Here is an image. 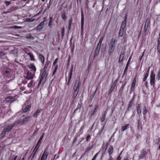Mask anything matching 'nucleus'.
<instances>
[{"label": "nucleus", "mask_w": 160, "mask_h": 160, "mask_svg": "<svg viewBox=\"0 0 160 160\" xmlns=\"http://www.w3.org/2000/svg\"><path fill=\"white\" fill-rule=\"evenodd\" d=\"M58 58H56L55 59V60H54V61L53 63V66H55L56 65H58L57 64V63L58 62Z\"/></svg>", "instance_id": "69168bd1"}, {"label": "nucleus", "mask_w": 160, "mask_h": 160, "mask_svg": "<svg viewBox=\"0 0 160 160\" xmlns=\"http://www.w3.org/2000/svg\"><path fill=\"white\" fill-rule=\"evenodd\" d=\"M148 75L149 74L146 73L144 75V77L143 78V82H145L146 81L148 76Z\"/></svg>", "instance_id": "a18cd8bd"}, {"label": "nucleus", "mask_w": 160, "mask_h": 160, "mask_svg": "<svg viewBox=\"0 0 160 160\" xmlns=\"http://www.w3.org/2000/svg\"><path fill=\"white\" fill-rule=\"evenodd\" d=\"M31 107V105H28L23 106L22 108V112H26L29 111Z\"/></svg>", "instance_id": "dca6fc26"}, {"label": "nucleus", "mask_w": 160, "mask_h": 160, "mask_svg": "<svg viewBox=\"0 0 160 160\" xmlns=\"http://www.w3.org/2000/svg\"><path fill=\"white\" fill-rule=\"evenodd\" d=\"M50 62L49 61H47L46 62L44 66V68L43 69H44L46 70L47 68L48 67L49 65V64Z\"/></svg>", "instance_id": "49530a36"}, {"label": "nucleus", "mask_w": 160, "mask_h": 160, "mask_svg": "<svg viewBox=\"0 0 160 160\" xmlns=\"http://www.w3.org/2000/svg\"><path fill=\"white\" fill-rule=\"evenodd\" d=\"M16 124V122H14L12 124L6 126L1 133L2 137H4L7 133L9 132L12 129Z\"/></svg>", "instance_id": "f03ea898"}, {"label": "nucleus", "mask_w": 160, "mask_h": 160, "mask_svg": "<svg viewBox=\"0 0 160 160\" xmlns=\"http://www.w3.org/2000/svg\"><path fill=\"white\" fill-rule=\"evenodd\" d=\"M107 110H106L105 111H103L102 113L101 116L100 117V120L101 122H103L106 119Z\"/></svg>", "instance_id": "9d476101"}, {"label": "nucleus", "mask_w": 160, "mask_h": 160, "mask_svg": "<svg viewBox=\"0 0 160 160\" xmlns=\"http://www.w3.org/2000/svg\"><path fill=\"white\" fill-rule=\"evenodd\" d=\"M150 27H148V26H146V25H144V32L145 33H146V32H147L148 28Z\"/></svg>", "instance_id": "bf43d9fd"}, {"label": "nucleus", "mask_w": 160, "mask_h": 160, "mask_svg": "<svg viewBox=\"0 0 160 160\" xmlns=\"http://www.w3.org/2000/svg\"><path fill=\"white\" fill-rule=\"evenodd\" d=\"M27 54L29 56L30 58V60L34 62L35 61L34 57L33 54L31 52L28 53Z\"/></svg>", "instance_id": "5701e85b"}, {"label": "nucleus", "mask_w": 160, "mask_h": 160, "mask_svg": "<svg viewBox=\"0 0 160 160\" xmlns=\"http://www.w3.org/2000/svg\"><path fill=\"white\" fill-rule=\"evenodd\" d=\"M61 17L63 20H65L66 19L67 17L65 12H64L62 14Z\"/></svg>", "instance_id": "603ef678"}, {"label": "nucleus", "mask_w": 160, "mask_h": 160, "mask_svg": "<svg viewBox=\"0 0 160 160\" xmlns=\"http://www.w3.org/2000/svg\"><path fill=\"white\" fill-rule=\"evenodd\" d=\"M147 154V152L145 149H142L140 151V154L138 156V159H141L144 158Z\"/></svg>", "instance_id": "0eeeda50"}, {"label": "nucleus", "mask_w": 160, "mask_h": 160, "mask_svg": "<svg viewBox=\"0 0 160 160\" xmlns=\"http://www.w3.org/2000/svg\"><path fill=\"white\" fill-rule=\"evenodd\" d=\"M13 99V98L12 96H9L6 98V100L7 102H10L12 101Z\"/></svg>", "instance_id": "f704fd0d"}, {"label": "nucleus", "mask_w": 160, "mask_h": 160, "mask_svg": "<svg viewBox=\"0 0 160 160\" xmlns=\"http://www.w3.org/2000/svg\"><path fill=\"white\" fill-rule=\"evenodd\" d=\"M46 70L44 69H42L40 70V77L38 86H40L41 84L43 85L45 83L48 74V73L46 72Z\"/></svg>", "instance_id": "f257e3e1"}, {"label": "nucleus", "mask_w": 160, "mask_h": 160, "mask_svg": "<svg viewBox=\"0 0 160 160\" xmlns=\"http://www.w3.org/2000/svg\"><path fill=\"white\" fill-rule=\"evenodd\" d=\"M117 42V40H116L113 38H112L110 41L109 45L115 47V43Z\"/></svg>", "instance_id": "a211bd4d"}, {"label": "nucleus", "mask_w": 160, "mask_h": 160, "mask_svg": "<svg viewBox=\"0 0 160 160\" xmlns=\"http://www.w3.org/2000/svg\"><path fill=\"white\" fill-rule=\"evenodd\" d=\"M16 9V7H12L9 10V12H11Z\"/></svg>", "instance_id": "8fccbe9b"}, {"label": "nucleus", "mask_w": 160, "mask_h": 160, "mask_svg": "<svg viewBox=\"0 0 160 160\" xmlns=\"http://www.w3.org/2000/svg\"><path fill=\"white\" fill-rule=\"evenodd\" d=\"M155 74L154 73V70L151 71L150 75V83L153 88L155 87Z\"/></svg>", "instance_id": "7ed1b4c3"}, {"label": "nucleus", "mask_w": 160, "mask_h": 160, "mask_svg": "<svg viewBox=\"0 0 160 160\" xmlns=\"http://www.w3.org/2000/svg\"><path fill=\"white\" fill-rule=\"evenodd\" d=\"M84 123L83 125L82 126V127H81L79 131L80 132H81V131H82L81 134H82L83 133V131H82L84 129Z\"/></svg>", "instance_id": "052dcab7"}, {"label": "nucleus", "mask_w": 160, "mask_h": 160, "mask_svg": "<svg viewBox=\"0 0 160 160\" xmlns=\"http://www.w3.org/2000/svg\"><path fill=\"white\" fill-rule=\"evenodd\" d=\"M82 103H78V104L76 108L74 110L73 112V114L77 112L78 111L79 112H80L82 107Z\"/></svg>", "instance_id": "4468645a"}, {"label": "nucleus", "mask_w": 160, "mask_h": 160, "mask_svg": "<svg viewBox=\"0 0 160 160\" xmlns=\"http://www.w3.org/2000/svg\"><path fill=\"white\" fill-rule=\"evenodd\" d=\"M72 23V18L69 19L68 21V29L69 30H70L71 28Z\"/></svg>", "instance_id": "473e14b6"}, {"label": "nucleus", "mask_w": 160, "mask_h": 160, "mask_svg": "<svg viewBox=\"0 0 160 160\" xmlns=\"http://www.w3.org/2000/svg\"><path fill=\"white\" fill-rule=\"evenodd\" d=\"M98 153H99V152H98L97 153H96L94 155V156L93 157V158H92V160H95L96 158H97V157L98 155Z\"/></svg>", "instance_id": "0e129e2a"}, {"label": "nucleus", "mask_w": 160, "mask_h": 160, "mask_svg": "<svg viewBox=\"0 0 160 160\" xmlns=\"http://www.w3.org/2000/svg\"><path fill=\"white\" fill-rule=\"evenodd\" d=\"M28 21L29 22H32L35 20V19H33L32 18H28Z\"/></svg>", "instance_id": "774afa93"}, {"label": "nucleus", "mask_w": 160, "mask_h": 160, "mask_svg": "<svg viewBox=\"0 0 160 160\" xmlns=\"http://www.w3.org/2000/svg\"><path fill=\"white\" fill-rule=\"evenodd\" d=\"M115 47L111 46L109 45L108 54L110 56L114 52L115 50Z\"/></svg>", "instance_id": "2eb2a0df"}, {"label": "nucleus", "mask_w": 160, "mask_h": 160, "mask_svg": "<svg viewBox=\"0 0 160 160\" xmlns=\"http://www.w3.org/2000/svg\"><path fill=\"white\" fill-rule=\"evenodd\" d=\"M101 46L99 45V44H98L97 46V48L96 49V50H98L100 51V48H101Z\"/></svg>", "instance_id": "338daca9"}, {"label": "nucleus", "mask_w": 160, "mask_h": 160, "mask_svg": "<svg viewBox=\"0 0 160 160\" xmlns=\"http://www.w3.org/2000/svg\"><path fill=\"white\" fill-rule=\"evenodd\" d=\"M126 18H127V17L126 16L124 20L123 21H122L121 27L124 28H126Z\"/></svg>", "instance_id": "7c9ffc66"}, {"label": "nucleus", "mask_w": 160, "mask_h": 160, "mask_svg": "<svg viewBox=\"0 0 160 160\" xmlns=\"http://www.w3.org/2000/svg\"><path fill=\"white\" fill-rule=\"evenodd\" d=\"M81 85V82L80 81L78 82V83L76 82L73 87V91L78 92Z\"/></svg>", "instance_id": "1a4fd4ad"}, {"label": "nucleus", "mask_w": 160, "mask_h": 160, "mask_svg": "<svg viewBox=\"0 0 160 160\" xmlns=\"http://www.w3.org/2000/svg\"><path fill=\"white\" fill-rule=\"evenodd\" d=\"M26 38L27 39L33 40L34 38V37L32 36L31 34H29L27 35Z\"/></svg>", "instance_id": "79ce46f5"}, {"label": "nucleus", "mask_w": 160, "mask_h": 160, "mask_svg": "<svg viewBox=\"0 0 160 160\" xmlns=\"http://www.w3.org/2000/svg\"><path fill=\"white\" fill-rule=\"evenodd\" d=\"M138 125L137 126V128L138 130L140 129L142 130V127L141 125H140V121L139 120H138L137 121Z\"/></svg>", "instance_id": "c9c22d12"}, {"label": "nucleus", "mask_w": 160, "mask_h": 160, "mask_svg": "<svg viewBox=\"0 0 160 160\" xmlns=\"http://www.w3.org/2000/svg\"><path fill=\"white\" fill-rule=\"evenodd\" d=\"M34 81L33 80H31L30 82L28 84V87L29 88H31L32 87Z\"/></svg>", "instance_id": "ea45409f"}, {"label": "nucleus", "mask_w": 160, "mask_h": 160, "mask_svg": "<svg viewBox=\"0 0 160 160\" xmlns=\"http://www.w3.org/2000/svg\"><path fill=\"white\" fill-rule=\"evenodd\" d=\"M39 58L42 62V64H43L44 62L45 58L44 56L41 54H40L39 55Z\"/></svg>", "instance_id": "c85d7f7f"}, {"label": "nucleus", "mask_w": 160, "mask_h": 160, "mask_svg": "<svg viewBox=\"0 0 160 160\" xmlns=\"http://www.w3.org/2000/svg\"><path fill=\"white\" fill-rule=\"evenodd\" d=\"M127 82H126L124 84H122V86L121 87V88H120V89L121 90L122 89V90H123V89H124V87H125V85H126V84L127 83Z\"/></svg>", "instance_id": "e2e57ef3"}, {"label": "nucleus", "mask_w": 160, "mask_h": 160, "mask_svg": "<svg viewBox=\"0 0 160 160\" xmlns=\"http://www.w3.org/2000/svg\"><path fill=\"white\" fill-rule=\"evenodd\" d=\"M119 77H118L116 79V80L114 81L113 83L112 84L113 86H114V87H116L117 85V84L119 80Z\"/></svg>", "instance_id": "09e8293b"}, {"label": "nucleus", "mask_w": 160, "mask_h": 160, "mask_svg": "<svg viewBox=\"0 0 160 160\" xmlns=\"http://www.w3.org/2000/svg\"><path fill=\"white\" fill-rule=\"evenodd\" d=\"M81 31L83 32L84 23V15L82 10H81Z\"/></svg>", "instance_id": "9b49d317"}, {"label": "nucleus", "mask_w": 160, "mask_h": 160, "mask_svg": "<svg viewBox=\"0 0 160 160\" xmlns=\"http://www.w3.org/2000/svg\"><path fill=\"white\" fill-rule=\"evenodd\" d=\"M91 139V136L90 135H88L87 136L86 138V140L87 142H89L90 140Z\"/></svg>", "instance_id": "4d7b16f0"}, {"label": "nucleus", "mask_w": 160, "mask_h": 160, "mask_svg": "<svg viewBox=\"0 0 160 160\" xmlns=\"http://www.w3.org/2000/svg\"><path fill=\"white\" fill-rule=\"evenodd\" d=\"M129 63H127L125 68L124 70V72L123 74V75H126L127 74V71L128 69V67L129 65Z\"/></svg>", "instance_id": "2f4dec72"}, {"label": "nucleus", "mask_w": 160, "mask_h": 160, "mask_svg": "<svg viewBox=\"0 0 160 160\" xmlns=\"http://www.w3.org/2000/svg\"><path fill=\"white\" fill-rule=\"evenodd\" d=\"M3 73L4 77L10 78L11 77V71L9 69H5L3 70Z\"/></svg>", "instance_id": "39448f33"}, {"label": "nucleus", "mask_w": 160, "mask_h": 160, "mask_svg": "<svg viewBox=\"0 0 160 160\" xmlns=\"http://www.w3.org/2000/svg\"><path fill=\"white\" fill-rule=\"evenodd\" d=\"M78 93V91H73L72 97L73 98H75L77 97Z\"/></svg>", "instance_id": "37998d69"}, {"label": "nucleus", "mask_w": 160, "mask_h": 160, "mask_svg": "<svg viewBox=\"0 0 160 160\" xmlns=\"http://www.w3.org/2000/svg\"><path fill=\"white\" fill-rule=\"evenodd\" d=\"M99 52V51L98 50H96L94 52V54L93 56V59L95 58L96 57H97L98 56Z\"/></svg>", "instance_id": "4c0bfd02"}, {"label": "nucleus", "mask_w": 160, "mask_h": 160, "mask_svg": "<svg viewBox=\"0 0 160 160\" xmlns=\"http://www.w3.org/2000/svg\"><path fill=\"white\" fill-rule=\"evenodd\" d=\"M38 150L36 149V150L34 152H33V151L32 152V153L31 154V155H32L31 160H32L33 159V158H34V157L35 156L37 151H38Z\"/></svg>", "instance_id": "c03bdc74"}, {"label": "nucleus", "mask_w": 160, "mask_h": 160, "mask_svg": "<svg viewBox=\"0 0 160 160\" xmlns=\"http://www.w3.org/2000/svg\"><path fill=\"white\" fill-rule=\"evenodd\" d=\"M103 39V37H101V38H100V39H99V42L98 43V44H99V45L101 46L102 43V41Z\"/></svg>", "instance_id": "5fc2aeb1"}, {"label": "nucleus", "mask_w": 160, "mask_h": 160, "mask_svg": "<svg viewBox=\"0 0 160 160\" xmlns=\"http://www.w3.org/2000/svg\"><path fill=\"white\" fill-rule=\"evenodd\" d=\"M115 87L112 85H111L109 88L108 91L112 92Z\"/></svg>", "instance_id": "de8ad7c7"}, {"label": "nucleus", "mask_w": 160, "mask_h": 160, "mask_svg": "<svg viewBox=\"0 0 160 160\" xmlns=\"http://www.w3.org/2000/svg\"><path fill=\"white\" fill-rule=\"evenodd\" d=\"M130 125V124H126L124 125V126H123L121 128V131L122 132H123L126 130H127L129 128V126Z\"/></svg>", "instance_id": "393cba45"}, {"label": "nucleus", "mask_w": 160, "mask_h": 160, "mask_svg": "<svg viewBox=\"0 0 160 160\" xmlns=\"http://www.w3.org/2000/svg\"><path fill=\"white\" fill-rule=\"evenodd\" d=\"M93 147V145H92L91 146H88L86 148V149L85 151V152L86 153L88 152L89 151L91 150Z\"/></svg>", "instance_id": "72a5a7b5"}, {"label": "nucleus", "mask_w": 160, "mask_h": 160, "mask_svg": "<svg viewBox=\"0 0 160 160\" xmlns=\"http://www.w3.org/2000/svg\"><path fill=\"white\" fill-rule=\"evenodd\" d=\"M135 97L134 96H133L132 99L130 101L128 105V110H129V108H131L133 104L134 100Z\"/></svg>", "instance_id": "aec40b11"}, {"label": "nucleus", "mask_w": 160, "mask_h": 160, "mask_svg": "<svg viewBox=\"0 0 160 160\" xmlns=\"http://www.w3.org/2000/svg\"><path fill=\"white\" fill-rule=\"evenodd\" d=\"M136 85V83L132 82V83L131 87V91H133L134 90L135 87Z\"/></svg>", "instance_id": "58836bf2"}, {"label": "nucleus", "mask_w": 160, "mask_h": 160, "mask_svg": "<svg viewBox=\"0 0 160 160\" xmlns=\"http://www.w3.org/2000/svg\"><path fill=\"white\" fill-rule=\"evenodd\" d=\"M98 88V86H97L95 91L93 92L92 95L90 96V98L91 99V100H92L94 97V96L97 91Z\"/></svg>", "instance_id": "cd10ccee"}, {"label": "nucleus", "mask_w": 160, "mask_h": 160, "mask_svg": "<svg viewBox=\"0 0 160 160\" xmlns=\"http://www.w3.org/2000/svg\"><path fill=\"white\" fill-rule=\"evenodd\" d=\"M73 69V67L72 66L71 67V68L70 69V71L68 73V81L67 83V85L69 87L70 86V82L72 78Z\"/></svg>", "instance_id": "f8f14e48"}, {"label": "nucleus", "mask_w": 160, "mask_h": 160, "mask_svg": "<svg viewBox=\"0 0 160 160\" xmlns=\"http://www.w3.org/2000/svg\"><path fill=\"white\" fill-rule=\"evenodd\" d=\"M35 72L31 71H28L27 73L26 78L28 80L32 79L35 76Z\"/></svg>", "instance_id": "423d86ee"}, {"label": "nucleus", "mask_w": 160, "mask_h": 160, "mask_svg": "<svg viewBox=\"0 0 160 160\" xmlns=\"http://www.w3.org/2000/svg\"><path fill=\"white\" fill-rule=\"evenodd\" d=\"M141 107L142 106L140 104H138L137 107V114L139 115H141Z\"/></svg>", "instance_id": "6ab92c4d"}, {"label": "nucleus", "mask_w": 160, "mask_h": 160, "mask_svg": "<svg viewBox=\"0 0 160 160\" xmlns=\"http://www.w3.org/2000/svg\"><path fill=\"white\" fill-rule=\"evenodd\" d=\"M42 110V109H37L35 112L33 114V116L34 117H37L38 115L39 114V113H40L41 112Z\"/></svg>", "instance_id": "a878e982"}, {"label": "nucleus", "mask_w": 160, "mask_h": 160, "mask_svg": "<svg viewBox=\"0 0 160 160\" xmlns=\"http://www.w3.org/2000/svg\"><path fill=\"white\" fill-rule=\"evenodd\" d=\"M147 112V109L146 107L145 106H144V108H143L142 110V113L144 115V119H145L146 118L145 115H146Z\"/></svg>", "instance_id": "c756f323"}, {"label": "nucleus", "mask_w": 160, "mask_h": 160, "mask_svg": "<svg viewBox=\"0 0 160 160\" xmlns=\"http://www.w3.org/2000/svg\"><path fill=\"white\" fill-rule=\"evenodd\" d=\"M114 148L112 145H111L109 146L108 149V152L109 153V155L112 156V154L113 153Z\"/></svg>", "instance_id": "4be33fe9"}, {"label": "nucleus", "mask_w": 160, "mask_h": 160, "mask_svg": "<svg viewBox=\"0 0 160 160\" xmlns=\"http://www.w3.org/2000/svg\"><path fill=\"white\" fill-rule=\"evenodd\" d=\"M104 125L103 126V127H102V128L100 130H99V131L98 133V134H99V135L101 134L102 133V132L104 129Z\"/></svg>", "instance_id": "864d4df0"}, {"label": "nucleus", "mask_w": 160, "mask_h": 160, "mask_svg": "<svg viewBox=\"0 0 160 160\" xmlns=\"http://www.w3.org/2000/svg\"><path fill=\"white\" fill-rule=\"evenodd\" d=\"M151 19L149 18H147L145 22V25L150 27L151 26Z\"/></svg>", "instance_id": "b1692460"}, {"label": "nucleus", "mask_w": 160, "mask_h": 160, "mask_svg": "<svg viewBox=\"0 0 160 160\" xmlns=\"http://www.w3.org/2000/svg\"><path fill=\"white\" fill-rule=\"evenodd\" d=\"M61 34L62 37L63 38L65 34V29L64 28H63L62 29Z\"/></svg>", "instance_id": "13d9d810"}, {"label": "nucleus", "mask_w": 160, "mask_h": 160, "mask_svg": "<svg viewBox=\"0 0 160 160\" xmlns=\"http://www.w3.org/2000/svg\"><path fill=\"white\" fill-rule=\"evenodd\" d=\"M38 130H39V128H37L36 129L35 131L34 132V133H33V134H32V136H36L37 135V133H38Z\"/></svg>", "instance_id": "6e6d98bb"}, {"label": "nucleus", "mask_w": 160, "mask_h": 160, "mask_svg": "<svg viewBox=\"0 0 160 160\" xmlns=\"http://www.w3.org/2000/svg\"><path fill=\"white\" fill-rule=\"evenodd\" d=\"M45 135V133H43L41 136L40 137V138H39V139L38 140V142H37V144L35 146V147H34L33 150V152H34L35 150L36 149L38 150V148H39L41 144L42 143V140L44 137Z\"/></svg>", "instance_id": "20e7f679"}, {"label": "nucleus", "mask_w": 160, "mask_h": 160, "mask_svg": "<svg viewBox=\"0 0 160 160\" xmlns=\"http://www.w3.org/2000/svg\"><path fill=\"white\" fill-rule=\"evenodd\" d=\"M124 32H125L121 31V30H120L119 32L118 36L119 37H122L123 36Z\"/></svg>", "instance_id": "3c124183"}, {"label": "nucleus", "mask_w": 160, "mask_h": 160, "mask_svg": "<svg viewBox=\"0 0 160 160\" xmlns=\"http://www.w3.org/2000/svg\"><path fill=\"white\" fill-rule=\"evenodd\" d=\"M52 19H53V18H52V17H51L49 18V23L48 24V25L50 27H51V26H52Z\"/></svg>", "instance_id": "e433bc0d"}, {"label": "nucleus", "mask_w": 160, "mask_h": 160, "mask_svg": "<svg viewBox=\"0 0 160 160\" xmlns=\"http://www.w3.org/2000/svg\"><path fill=\"white\" fill-rule=\"evenodd\" d=\"M125 54L124 52L120 54L119 59V62H121L123 61Z\"/></svg>", "instance_id": "bb28decb"}, {"label": "nucleus", "mask_w": 160, "mask_h": 160, "mask_svg": "<svg viewBox=\"0 0 160 160\" xmlns=\"http://www.w3.org/2000/svg\"><path fill=\"white\" fill-rule=\"evenodd\" d=\"M29 68L32 69V70H30L29 71L35 72L36 71V68L35 66L33 64H31L28 66Z\"/></svg>", "instance_id": "412c9836"}, {"label": "nucleus", "mask_w": 160, "mask_h": 160, "mask_svg": "<svg viewBox=\"0 0 160 160\" xmlns=\"http://www.w3.org/2000/svg\"><path fill=\"white\" fill-rule=\"evenodd\" d=\"M31 116L27 117L24 118L22 120H18V122L19 124L22 125L28 122Z\"/></svg>", "instance_id": "6e6552de"}, {"label": "nucleus", "mask_w": 160, "mask_h": 160, "mask_svg": "<svg viewBox=\"0 0 160 160\" xmlns=\"http://www.w3.org/2000/svg\"><path fill=\"white\" fill-rule=\"evenodd\" d=\"M54 66H55V67L52 73V75H53L55 74L58 68V65H56Z\"/></svg>", "instance_id": "a19ab883"}, {"label": "nucleus", "mask_w": 160, "mask_h": 160, "mask_svg": "<svg viewBox=\"0 0 160 160\" xmlns=\"http://www.w3.org/2000/svg\"><path fill=\"white\" fill-rule=\"evenodd\" d=\"M48 156V152L46 150H45L43 153L40 160H46Z\"/></svg>", "instance_id": "ddd939ff"}, {"label": "nucleus", "mask_w": 160, "mask_h": 160, "mask_svg": "<svg viewBox=\"0 0 160 160\" xmlns=\"http://www.w3.org/2000/svg\"><path fill=\"white\" fill-rule=\"evenodd\" d=\"M47 21V20H46V19H45L42 22H41L37 27V29L40 30L44 26V22H46Z\"/></svg>", "instance_id": "f3484780"}, {"label": "nucleus", "mask_w": 160, "mask_h": 160, "mask_svg": "<svg viewBox=\"0 0 160 160\" xmlns=\"http://www.w3.org/2000/svg\"><path fill=\"white\" fill-rule=\"evenodd\" d=\"M4 3L5 4L6 6H8L11 3V2L10 1H5L4 2Z\"/></svg>", "instance_id": "680f3d73"}]
</instances>
